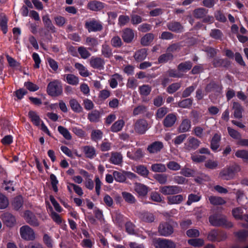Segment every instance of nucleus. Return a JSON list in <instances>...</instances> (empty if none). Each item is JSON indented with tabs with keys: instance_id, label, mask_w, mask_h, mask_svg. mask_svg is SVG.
<instances>
[{
	"instance_id": "obj_23",
	"label": "nucleus",
	"mask_w": 248,
	"mask_h": 248,
	"mask_svg": "<svg viewBox=\"0 0 248 248\" xmlns=\"http://www.w3.org/2000/svg\"><path fill=\"white\" fill-rule=\"evenodd\" d=\"M101 54L106 58H110L113 56L112 49L109 45L105 43L101 46Z\"/></svg>"
},
{
	"instance_id": "obj_52",
	"label": "nucleus",
	"mask_w": 248,
	"mask_h": 248,
	"mask_svg": "<svg viewBox=\"0 0 248 248\" xmlns=\"http://www.w3.org/2000/svg\"><path fill=\"white\" fill-rule=\"evenodd\" d=\"M151 87L148 85H143L139 87L140 93L141 96H147L151 92Z\"/></svg>"
},
{
	"instance_id": "obj_39",
	"label": "nucleus",
	"mask_w": 248,
	"mask_h": 248,
	"mask_svg": "<svg viewBox=\"0 0 248 248\" xmlns=\"http://www.w3.org/2000/svg\"><path fill=\"white\" fill-rule=\"evenodd\" d=\"M154 178L160 184L164 185L167 183L168 175L165 173H157L154 175Z\"/></svg>"
},
{
	"instance_id": "obj_4",
	"label": "nucleus",
	"mask_w": 248,
	"mask_h": 248,
	"mask_svg": "<svg viewBox=\"0 0 248 248\" xmlns=\"http://www.w3.org/2000/svg\"><path fill=\"white\" fill-rule=\"evenodd\" d=\"M208 10L204 8H198L193 11V16L197 19H202V22L206 23H212L214 22L212 16L207 15Z\"/></svg>"
},
{
	"instance_id": "obj_63",
	"label": "nucleus",
	"mask_w": 248,
	"mask_h": 248,
	"mask_svg": "<svg viewBox=\"0 0 248 248\" xmlns=\"http://www.w3.org/2000/svg\"><path fill=\"white\" fill-rule=\"evenodd\" d=\"M78 52L82 59H86L91 56V53L86 48L80 46L78 48Z\"/></svg>"
},
{
	"instance_id": "obj_27",
	"label": "nucleus",
	"mask_w": 248,
	"mask_h": 248,
	"mask_svg": "<svg viewBox=\"0 0 248 248\" xmlns=\"http://www.w3.org/2000/svg\"><path fill=\"white\" fill-rule=\"evenodd\" d=\"M135 191L140 196H145L148 193V187L141 184L136 183L135 186Z\"/></svg>"
},
{
	"instance_id": "obj_59",
	"label": "nucleus",
	"mask_w": 248,
	"mask_h": 248,
	"mask_svg": "<svg viewBox=\"0 0 248 248\" xmlns=\"http://www.w3.org/2000/svg\"><path fill=\"white\" fill-rule=\"evenodd\" d=\"M167 168L173 171H177L181 169L180 165L174 161H170L167 164Z\"/></svg>"
},
{
	"instance_id": "obj_53",
	"label": "nucleus",
	"mask_w": 248,
	"mask_h": 248,
	"mask_svg": "<svg viewBox=\"0 0 248 248\" xmlns=\"http://www.w3.org/2000/svg\"><path fill=\"white\" fill-rule=\"evenodd\" d=\"M182 47L180 43H175L172 44L168 46L167 48V52L169 53H174L179 51Z\"/></svg>"
},
{
	"instance_id": "obj_25",
	"label": "nucleus",
	"mask_w": 248,
	"mask_h": 248,
	"mask_svg": "<svg viewBox=\"0 0 248 248\" xmlns=\"http://www.w3.org/2000/svg\"><path fill=\"white\" fill-rule=\"evenodd\" d=\"M221 140V136L217 133L214 134L211 141L210 147L211 149L216 151L219 147V142Z\"/></svg>"
},
{
	"instance_id": "obj_7",
	"label": "nucleus",
	"mask_w": 248,
	"mask_h": 248,
	"mask_svg": "<svg viewBox=\"0 0 248 248\" xmlns=\"http://www.w3.org/2000/svg\"><path fill=\"white\" fill-rule=\"evenodd\" d=\"M158 232L161 236L168 237L173 233V227L169 223L164 222L161 223L158 228Z\"/></svg>"
},
{
	"instance_id": "obj_20",
	"label": "nucleus",
	"mask_w": 248,
	"mask_h": 248,
	"mask_svg": "<svg viewBox=\"0 0 248 248\" xmlns=\"http://www.w3.org/2000/svg\"><path fill=\"white\" fill-rule=\"evenodd\" d=\"M232 109L233 110L234 117L237 119H241L242 118V112L244 110L242 106L237 102L232 103Z\"/></svg>"
},
{
	"instance_id": "obj_56",
	"label": "nucleus",
	"mask_w": 248,
	"mask_h": 248,
	"mask_svg": "<svg viewBox=\"0 0 248 248\" xmlns=\"http://www.w3.org/2000/svg\"><path fill=\"white\" fill-rule=\"evenodd\" d=\"M195 181L197 183L201 184L204 183V182L209 181L210 180V177L205 174L201 173L199 176H198L194 179Z\"/></svg>"
},
{
	"instance_id": "obj_64",
	"label": "nucleus",
	"mask_w": 248,
	"mask_h": 248,
	"mask_svg": "<svg viewBox=\"0 0 248 248\" xmlns=\"http://www.w3.org/2000/svg\"><path fill=\"white\" fill-rule=\"evenodd\" d=\"M192 104V100L190 98H186L180 101L178 106L183 108H189Z\"/></svg>"
},
{
	"instance_id": "obj_16",
	"label": "nucleus",
	"mask_w": 248,
	"mask_h": 248,
	"mask_svg": "<svg viewBox=\"0 0 248 248\" xmlns=\"http://www.w3.org/2000/svg\"><path fill=\"white\" fill-rule=\"evenodd\" d=\"M212 64L215 68L224 67L228 68L230 64V62L227 59H221L219 58H215L212 61Z\"/></svg>"
},
{
	"instance_id": "obj_46",
	"label": "nucleus",
	"mask_w": 248,
	"mask_h": 248,
	"mask_svg": "<svg viewBox=\"0 0 248 248\" xmlns=\"http://www.w3.org/2000/svg\"><path fill=\"white\" fill-rule=\"evenodd\" d=\"M140 218L142 220L146 222H152L155 220L153 214L149 212H144L140 214Z\"/></svg>"
},
{
	"instance_id": "obj_31",
	"label": "nucleus",
	"mask_w": 248,
	"mask_h": 248,
	"mask_svg": "<svg viewBox=\"0 0 248 248\" xmlns=\"http://www.w3.org/2000/svg\"><path fill=\"white\" fill-rule=\"evenodd\" d=\"M124 121L123 119L116 121L111 126L110 130L112 132H118L122 130L124 125Z\"/></svg>"
},
{
	"instance_id": "obj_29",
	"label": "nucleus",
	"mask_w": 248,
	"mask_h": 248,
	"mask_svg": "<svg viewBox=\"0 0 248 248\" xmlns=\"http://www.w3.org/2000/svg\"><path fill=\"white\" fill-rule=\"evenodd\" d=\"M147 55V50L146 48L140 49L136 52L134 57L135 59L139 62L144 60Z\"/></svg>"
},
{
	"instance_id": "obj_2",
	"label": "nucleus",
	"mask_w": 248,
	"mask_h": 248,
	"mask_svg": "<svg viewBox=\"0 0 248 248\" xmlns=\"http://www.w3.org/2000/svg\"><path fill=\"white\" fill-rule=\"evenodd\" d=\"M46 92L48 95L53 97L61 95L62 93V88L61 82L58 80L50 82L47 86Z\"/></svg>"
},
{
	"instance_id": "obj_33",
	"label": "nucleus",
	"mask_w": 248,
	"mask_h": 248,
	"mask_svg": "<svg viewBox=\"0 0 248 248\" xmlns=\"http://www.w3.org/2000/svg\"><path fill=\"white\" fill-rule=\"evenodd\" d=\"M123 79L122 76L119 74H115L113 75L111 78L109 80L110 87L112 88H116L118 85V81H122Z\"/></svg>"
},
{
	"instance_id": "obj_62",
	"label": "nucleus",
	"mask_w": 248,
	"mask_h": 248,
	"mask_svg": "<svg viewBox=\"0 0 248 248\" xmlns=\"http://www.w3.org/2000/svg\"><path fill=\"white\" fill-rule=\"evenodd\" d=\"M181 83H174L168 86L167 91L168 93L172 94L177 91L181 87Z\"/></svg>"
},
{
	"instance_id": "obj_36",
	"label": "nucleus",
	"mask_w": 248,
	"mask_h": 248,
	"mask_svg": "<svg viewBox=\"0 0 248 248\" xmlns=\"http://www.w3.org/2000/svg\"><path fill=\"white\" fill-rule=\"evenodd\" d=\"M8 18L3 13L0 14V26L3 33H6L7 31Z\"/></svg>"
},
{
	"instance_id": "obj_10",
	"label": "nucleus",
	"mask_w": 248,
	"mask_h": 248,
	"mask_svg": "<svg viewBox=\"0 0 248 248\" xmlns=\"http://www.w3.org/2000/svg\"><path fill=\"white\" fill-rule=\"evenodd\" d=\"M182 191V188L177 186H166L160 187V192L165 195L177 194Z\"/></svg>"
},
{
	"instance_id": "obj_37",
	"label": "nucleus",
	"mask_w": 248,
	"mask_h": 248,
	"mask_svg": "<svg viewBox=\"0 0 248 248\" xmlns=\"http://www.w3.org/2000/svg\"><path fill=\"white\" fill-rule=\"evenodd\" d=\"M191 127V122L187 119L183 120L180 124L179 130L180 132L184 133L188 131Z\"/></svg>"
},
{
	"instance_id": "obj_34",
	"label": "nucleus",
	"mask_w": 248,
	"mask_h": 248,
	"mask_svg": "<svg viewBox=\"0 0 248 248\" xmlns=\"http://www.w3.org/2000/svg\"><path fill=\"white\" fill-rule=\"evenodd\" d=\"M205 90L207 93L211 92L218 93L221 90V88L219 84L212 81L207 85Z\"/></svg>"
},
{
	"instance_id": "obj_57",
	"label": "nucleus",
	"mask_w": 248,
	"mask_h": 248,
	"mask_svg": "<svg viewBox=\"0 0 248 248\" xmlns=\"http://www.w3.org/2000/svg\"><path fill=\"white\" fill-rule=\"evenodd\" d=\"M235 155L238 158H242L243 160L248 161V151L245 150H237Z\"/></svg>"
},
{
	"instance_id": "obj_58",
	"label": "nucleus",
	"mask_w": 248,
	"mask_h": 248,
	"mask_svg": "<svg viewBox=\"0 0 248 248\" xmlns=\"http://www.w3.org/2000/svg\"><path fill=\"white\" fill-rule=\"evenodd\" d=\"M111 45L114 47H120L122 45L123 42L121 38L118 36H115L111 39Z\"/></svg>"
},
{
	"instance_id": "obj_60",
	"label": "nucleus",
	"mask_w": 248,
	"mask_h": 248,
	"mask_svg": "<svg viewBox=\"0 0 248 248\" xmlns=\"http://www.w3.org/2000/svg\"><path fill=\"white\" fill-rule=\"evenodd\" d=\"M188 243L192 246L200 247L203 245V240L200 238L191 239L188 240Z\"/></svg>"
},
{
	"instance_id": "obj_19",
	"label": "nucleus",
	"mask_w": 248,
	"mask_h": 248,
	"mask_svg": "<svg viewBox=\"0 0 248 248\" xmlns=\"http://www.w3.org/2000/svg\"><path fill=\"white\" fill-rule=\"evenodd\" d=\"M42 20L44 23L45 27L48 31H50L52 33H54L56 31V28L53 25L52 21L49 18L48 15L43 16Z\"/></svg>"
},
{
	"instance_id": "obj_17",
	"label": "nucleus",
	"mask_w": 248,
	"mask_h": 248,
	"mask_svg": "<svg viewBox=\"0 0 248 248\" xmlns=\"http://www.w3.org/2000/svg\"><path fill=\"white\" fill-rule=\"evenodd\" d=\"M122 37L124 42L131 43L134 38L133 31L130 28L125 29L123 31Z\"/></svg>"
},
{
	"instance_id": "obj_32",
	"label": "nucleus",
	"mask_w": 248,
	"mask_h": 248,
	"mask_svg": "<svg viewBox=\"0 0 248 248\" xmlns=\"http://www.w3.org/2000/svg\"><path fill=\"white\" fill-rule=\"evenodd\" d=\"M83 151L87 158H93L96 155L95 149L92 146H85L83 147Z\"/></svg>"
},
{
	"instance_id": "obj_15",
	"label": "nucleus",
	"mask_w": 248,
	"mask_h": 248,
	"mask_svg": "<svg viewBox=\"0 0 248 248\" xmlns=\"http://www.w3.org/2000/svg\"><path fill=\"white\" fill-rule=\"evenodd\" d=\"M163 147L164 145L162 142L156 141L149 145L147 148V150L150 154H155L159 152Z\"/></svg>"
},
{
	"instance_id": "obj_8",
	"label": "nucleus",
	"mask_w": 248,
	"mask_h": 248,
	"mask_svg": "<svg viewBox=\"0 0 248 248\" xmlns=\"http://www.w3.org/2000/svg\"><path fill=\"white\" fill-rule=\"evenodd\" d=\"M23 217L26 222L32 227H38L40 222L33 213L29 210H26L24 213Z\"/></svg>"
},
{
	"instance_id": "obj_35",
	"label": "nucleus",
	"mask_w": 248,
	"mask_h": 248,
	"mask_svg": "<svg viewBox=\"0 0 248 248\" xmlns=\"http://www.w3.org/2000/svg\"><path fill=\"white\" fill-rule=\"evenodd\" d=\"M210 36L215 40H222L223 37V32L221 30L217 29H212L209 33Z\"/></svg>"
},
{
	"instance_id": "obj_24",
	"label": "nucleus",
	"mask_w": 248,
	"mask_h": 248,
	"mask_svg": "<svg viewBox=\"0 0 248 248\" xmlns=\"http://www.w3.org/2000/svg\"><path fill=\"white\" fill-rule=\"evenodd\" d=\"M88 8L93 11L101 10L104 8V4L102 2L96 0L90 1L87 5Z\"/></svg>"
},
{
	"instance_id": "obj_38",
	"label": "nucleus",
	"mask_w": 248,
	"mask_h": 248,
	"mask_svg": "<svg viewBox=\"0 0 248 248\" xmlns=\"http://www.w3.org/2000/svg\"><path fill=\"white\" fill-rule=\"evenodd\" d=\"M151 170L155 172L163 173L166 171V166L162 163H155L151 166Z\"/></svg>"
},
{
	"instance_id": "obj_28",
	"label": "nucleus",
	"mask_w": 248,
	"mask_h": 248,
	"mask_svg": "<svg viewBox=\"0 0 248 248\" xmlns=\"http://www.w3.org/2000/svg\"><path fill=\"white\" fill-rule=\"evenodd\" d=\"M183 200L184 197L182 195H176L167 197V201L169 204H179L181 203Z\"/></svg>"
},
{
	"instance_id": "obj_55",
	"label": "nucleus",
	"mask_w": 248,
	"mask_h": 248,
	"mask_svg": "<svg viewBox=\"0 0 248 248\" xmlns=\"http://www.w3.org/2000/svg\"><path fill=\"white\" fill-rule=\"evenodd\" d=\"M58 130L66 140H70L71 139L72 137L70 133L66 128L62 126H59Z\"/></svg>"
},
{
	"instance_id": "obj_50",
	"label": "nucleus",
	"mask_w": 248,
	"mask_h": 248,
	"mask_svg": "<svg viewBox=\"0 0 248 248\" xmlns=\"http://www.w3.org/2000/svg\"><path fill=\"white\" fill-rule=\"evenodd\" d=\"M75 67L78 70L79 73L81 76L83 77H87L89 76V72L82 64L79 63H76Z\"/></svg>"
},
{
	"instance_id": "obj_61",
	"label": "nucleus",
	"mask_w": 248,
	"mask_h": 248,
	"mask_svg": "<svg viewBox=\"0 0 248 248\" xmlns=\"http://www.w3.org/2000/svg\"><path fill=\"white\" fill-rule=\"evenodd\" d=\"M168 108L165 107L159 108L156 112L155 116L157 119H161L167 113Z\"/></svg>"
},
{
	"instance_id": "obj_26",
	"label": "nucleus",
	"mask_w": 248,
	"mask_h": 248,
	"mask_svg": "<svg viewBox=\"0 0 248 248\" xmlns=\"http://www.w3.org/2000/svg\"><path fill=\"white\" fill-rule=\"evenodd\" d=\"M110 162L115 165H120L123 161V156L120 153L112 152Z\"/></svg>"
},
{
	"instance_id": "obj_47",
	"label": "nucleus",
	"mask_w": 248,
	"mask_h": 248,
	"mask_svg": "<svg viewBox=\"0 0 248 248\" xmlns=\"http://www.w3.org/2000/svg\"><path fill=\"white\" fill-rule=\"evenodd\" d=\"M66 77V82L72 85H77L78 84V78L73 74H67L64 76Z\"/></svg>"
},
{
	"instance_id": "obj_21",
	"label": "nucleus",
	"mask_w": 248,
	"mask_h": 248,
	"mask_svg": "<svg viewBox=\"0 0 248 248\" xmlns=\"http://www.w3.org/2000/svg\"><path fill=\"white\" fill-rule=\"evenodd\" d=\"M167 28L170 31L175 32H182L183 30V26L177 21H171L167 24Z\"/></svg>"
},
{
	"instance_id": "obj_43",
	"label": "nucleus",
	"mask_w": 248,
	"mask_h": 248,
	"mask_svg": "<svg viewBox=\"0 0 248 248\" xmlns=\"http://www.w3.org/2000/svg\"><path fill=\"white\" fill-rule=\"evenodd\" d=\"M100 117V112L97 110H94L88 115V119L91 122H97L99 121Z\"/></svg>"
},
{
	"instance_id": "obj_9",
	"label": "nucleus",
	"mask_w": 248,
	"mask_h": 248,
	"mask_svg": "<svg viewBox=\"0 0 248 248\" xmlns=\"http://www.w3.org/2000/svg\"><path fill=\"white\" fill-rule=\"evenodd\" d=\"M201 144V141L193 137H189L184 144V148L187 151H193L197 149Z\"/></svg>"
},
{
	"instance_id": "obj_3",
	"label": "nucleus",
	"mask_w": 248,
	"mask_h": 248,
	"mask_svg": "<svg viewBox=\"0 0 248 248\" xmlns=\"http://www.w3.org/2000/svg\"><path fill=\"white\" fill-rule=\"evenodd\" d=\"M210 223L214 226H223L225 228H231L232 224L228 221L226 217L221 216L213 215L209 217Z\"/></svg>"
},
{
	"instance_id": "obj_40",
	"label": "nucleus",
	"mask_w": 248,
	"mask_h": 248,
	"mask_svg": "<svg viewBox=\"0 0 248 248\" xmlns=\"http://www.w3.org/2000/svg\"><path fill=\"white\" fill-rule=\"evenodd\" d=\"M154 35L153 33H149L146 34L141 39L140 43L142 46H148L154 40Z\"/></svg>"
},
{
	"instance_id": "obj_18",
	"label": "nucleus",
	"mask_w": 248,
	"mask_h": 248,
	"mask_svg": "<svg viewBox=\"0 0 248 248\" xmlns=\"http://www.w3.org/2000/svg\"><path fill=\"white\" fill-rule=\"evenodd\" d=\"M177 118L174 114L170 113L168 114L163 122L164 126L166 128L172 127L174 124Z\"/></svg>"
},
{
	"instance_id": "obj_11",
	"label": "nucleus",
	"mask_w": 248,
	"mask_h": 248,
	"mask_svg": "<svg viewBox=\"0 0 248 248\" xmlns=\"http://www.w3.org/2000/svg\"><path fill=\"white\" fill-rule=\"evenodd\" d=\"M147 129L148 123L144 119L138 120L134 124V130L139 134H144Z\"/></svg>"
},
{
	"instance_id": "obj_1",
	"label": "nucleus",
	"mask_w": 248,
	"mask_h": 248,
	"mask_svg": "<svg viewBox=\"0 0 248 248\" xmlns=\"http://www.w3.org/2000/svg\"><path fill=\"white\" fill-rule=\"evenodd\" d=\"M240 170V166L234 163L221 170L219 173L218 178L223 180H230L233 179L235 174Z\"/></svg>"
},
{
	"instance_id": "obj_5",
	"label": "nucleus",
	"mask_w": 248,
	"mask_h": 248,
	"mask_svg": "<svg viewBox=\"0 0 248 248\" xmlns=\"http://www.w3.org/2000/svg\"><path fill=\"white\" fill-rule=\"evenodd\" d=\"M19 233L21 238L26 241H33L36 238L34 230L27 225L20 228Z\"/></svg>"
},
{
	"instance_id": "obj_44",
	"label": "nucleus",
	"mask_w": 248,
	"mask_h": 248,
	"mask_svg": "<svg viewBox=\"0 0 248 248\" xmlns=\"http://www.w3.org/2000/svg\"><path fill=\"white\" fill-rule=\"evenodd\" d=\"M122 195L126 202L129 204H134L136 203V200L135 197L131 193L124 191L122 193Z\"/></svg>"
},
{
	"instance_id": "obj_14",
	"label": "nucleus",
	"mask_w": 248,
	"mask_h": 248,
	"mask_svg": "<svg viewBox=\"0 0 248 248\" xmlns=\"http://www.w3.org/2000/svg\"><path fill=\"white\" fill-rule=\"evenodd\" d=\"M90 64L94 69H103L105 64L104 60L100 57H92L90 60Z\"/></svg>"
},
{
	"instance_id": "obj_54",
	"label": "nucleus",
	"mask_w": 248,
	"mask_h": 248,
	"mask_svg": "<svg viewBox=\"0 0 248 248\" xmlns=\"http://www.w3.org/2000/svg\"><path fill=\"white\" fill-rule=\"evenodd\" d=\"M136 172L143 177H147L149 173V171L146 167L141 165L136 167Z\"/></svg>"
},
{
	"instance_id": "obj_45",
	"label": "nucleus",
	"mask_w": 248,
	"mask_h": 248,
	"mask_svg": "<svg viewBox=\"0 0 248 248\" xmlns=\"http://www.w3.org/2000/svg\"><path fill=\"white\" fill-rule=\"evenodd\" d=\"M113 176L116 181L120 183L124 182L126 180L125 171L120 172L114 171L113 172Z\"/></svg>"
},
{
	"instance_id": "obj_51",
	"label": "nucleus",
	"mask_w": 248,
	"mask_h": 248,
	"mask_svg": "<svg viewBox=\"0 0 248 248\" xmlns=\"http://www.w3.org/2000/svg\"><path fill=\"white\" fill-rule=\"evenodd\" d=\"M192 67V63L190 61H187L184 62H182L180 63L178 66L177 68L178 70L182 71L185 72L186 70H189L191 69V68Z\"/></svg>"
},
{
	"instance_id": "obj_6",
	"label": "nucleus",
	"mask_w": 248,
	"mask_h": 248,
	"mask_svg": "<svg viewBox=\"0 0 248 248\" xmlns=\"http://www.w3.org/2000/svg\"><path fill=\"white\" fill-rule=\"evenodd\" d=\"M154 246L155 248H176V244L170 239L158 238L154 240Z\"/></svg>"
},
{
	"instance_id": "obj_48",
	"label": "nucleus",
	"mask_w": 248,
	"mask_h": 248,
	"mask_svg": "<svg viewBox=\"0 0 248 248\" xmlns=\"http://www.w3.org/2000/svg\"><path fill=\"white\" fill-rule=\"evenodd\" d=\"M23 200L21 196H18L14 198L12 203L14 209L18 210L23 205Z\"/></svg>"
},
{
	"instance_id": "obj_42",
	"label": "nucleus",
	"mask_w": 248,
	"mask_h": 248,
	"mask_svg": "<svg viewBox=\"0 0 248 248\" xmlns=\"http://www.w3.org/2000/svg\"><path fill=\"white\" fill-rule=\"evenodd\" d=\"M209 200L211 204L214 205H218L225 204L226 201L221 197L211 196L209 197Z\"/></svg>"
},
{
	"instance_id": "obj_13",
	"label": "nucleus",
	"mask_w": 248,
	"mask_h": 248,
	"mask_svg": "<svg viewBox=\"0 0 248 248\" xmlns=\"http://www.w3.org/2000/svg\"><path fill=\"white\" fill-rule=\"evenodd\" d=\"M3 223L9 227H13L16 223L15 217L9 212H5L1 215Z\"/></svg>"
},
{
	"instance_id": "obj_22",
	"label": "nucleus",
	"mask_w": 248,
	"mask_h": 248,
	"mask_svg": "<svg viewBox=\"0 0 248 248\" xmlns=\"http://www.w3.org/2000/svg\"><path fill=\"white\" fill-rule=\"evenodd\" d=\"M127 156L131 159L137 161L143 157L144 154L141 149L138 148L133 153L128 151L127 153Z\"/></svg>"
},
{
	"instance_id": "obj_41",
	"label": "nucleus",
	"mask_w": 248,
	"mask_h": 248,
	"mask_svg": "<svg viewBox=\"0 0 248 248\" xmlns=\"http://www.w3.org/2000/svg\"><path fill=\"white\" fill-rule=\"evenodd\" d=\"M28 115L31 121L34 125L36 126L40 125L41 120L36 112L32 110H30L29 112Z\"/></svg>"
},
{
	"instance_id": "obj_30",
	"label": "nucleus",
	"mask_w": 248,
	"mask_h": 248,
	"mask_svg": "<svg viewBox=\"0 0 248 248\" xmlns=\"http://www.w3.org/2000/svg\"><path fill=\"white\" fill-rule=\"evenodd\" d=\"M174 56L172 54L167 53L161 55L158 58V63H165L173 60Z\"/></svg>"
},
{
	"instance_id": "obj_49",
	"label": "nucleus",
	"mask_w": 248,
	"mask_h": 248,
	"mask_svg": "<svg viewBox=\"0 0 248 248\" xmlns=\"http://www.w3.org/2000/svg\"><path fill=\"white\" fill-rule=\"evenodd\" d=\"M69 104L72 110L75 112H80L82 110V108L80 104L75 99H71L69 101Z\"/></svg>"
},
{
	"instance_id": "obj_12",
	"label": "nucleus",
	"mask_w": 248,
	"mask_h": 248,
	"mask_svg": "<svg viewBox=\"0 0 248 248\" xmlns=\"http://www.w3.org/2000/svg\"><path fill=\"white\" fill-rule=\"evenodd\" d=\"M85 26L89 32L99 31H101L103 29V26L101 23L95 20L86 22Z\"/></svg>"
}]
</instances>
